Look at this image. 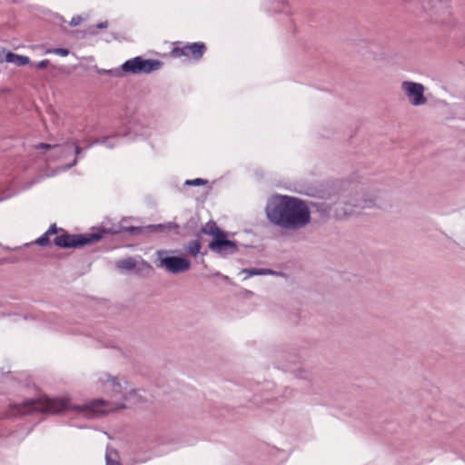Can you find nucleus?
Wrapping results in <instances>:
<instances>
[{
    "label": "nucleus",
    "mask_w": 465,
    "mask_h": 465,
    "mask_svg": "<svg viewBox=\"0 0 465 465\" xmlns=\"http://www.w3.org/2000/svg\"><path fill=\"white\" fill-rule=\"evenodd\" d=\"M265 213L272 224L285 230L298 231L311 223L308 203L294 196H272L267 202Z\"/></svg>",
    "instance_id": "nucleus-1"
},
{
    "label": "nucleus",
    "mask_w": 465,
    "mask_h": 465,
    "mask_svg": "<svg viewBox=\"0 0 465 465\" xmlns=\"http://www.w3.org/2000/svg\"><path fill=\"white\" fill-rule=\"evenodd\" d=\"M69 398H48L46 396L38 399H29L22 403H14L10 405V412L8 417L26 415L34 412L58 414L65 409H73L77 411L84 412L87 415L100 411L99 407L102 405H110V410L117 411L126 408L124 403H108L104 400H96L90 404L84 405H69Z\"/></svg>",
    "instance_id": "nucleus-2"
},
{
    "label": "nucleus",
    "mask_w": 465,
    "mask_h": 465,
    "mask_svg": "<svg viewBox=\"0 0 465 465\" xmlns=\"http://www.w3.org/2000/svg\"><path fill=\"white\" fill-rule=\"evenodd\" d=\"M378 195L372 192L357 193L348 201L339 203L335 208V215L339 219H343L349 215H352L356 209L370 208L376 205Z\"/></svg>",
    "instance_id": "nucleus-3"
},
{
    "label": "nucleus",
    "mask_w": 465,
    "mask_h": 465,
    "mask_svg": "<svg viewBox=\"0 0 465 465\" xmlns=\"http://www.w3.org/2000/svg\"><path fill=\"white\" fill-rule=\"evenodd\" d=\"M424 18L431 24L446 25L450 21V5L443 0H424L421 5Z\"/></svg>",
    "instance_id": "nucleus-4"
},
{
    "label": "nucleus",
    "mask_w": 465,
    "mask_h": 465,
    "mask_svg": "<svg viewBox=\"0 0 465 465\" xmlns=\"http://www.w3.org/2000/svg\"><path fill=\"white\" fill-rule=\"evenodd\" d=\"M162 63L159 60L144 59L142 56L125 61L120 67L124 74H151L160 69Z\"/></svg>",
    "instance_id": "nucleus-5"
},
{
    "label": "nucleus",
    "mask_w": 465,
    "mask_h": 465,
    "mask_svg": "<svg viewBox=\"0 0 465 465\" xmlns=\"http://www.w3.org/2000/svg\"><path fill=\"white\" fill-rule=\"evenodd\" d=\"M169 251L158 250L156 252V266L158 268H165L168 272L178 274L184 272L190 269L191 262L183 257L170 256Z\"/></svg>",
    "instance_id": "nucleus-6"
},
{
    "label": "nucleus",
    "mask_w": 465,
    "mask_h": 465,
    "mask_svg": "<svg viewBox=\"0 0 465 465\" xmlns=\"http://www.w3.org/2000/svg\"><path fill=\"white\" fill-rule=\"evenodd\" d=\"M61 232L62 234L54 239V243L60 248H79L101 239V235L97 233L69 234L64 230Z\"/></svg>",
    "instance_id": "nucleus-7"
},
{
    "label": "nucleus",
    "mask_w": 465,
    "mask_h": 465,
    "mask_svg": "<svg viewBox=\"0 0 465 465\" xmlns=\"http://www.w3.org/2000/svg\"><path fill=\"white\" fill-rule=\"evenodd\" d=\"M401 88L411 105L420 106L427 103V98L424 95L425 87L422 84L412 81H403Z\"/></svg>",
    "instance_id": "nucleus-8"
},
{
    "label": "nucleus",
    "mask_w": 465,
    "mask_h": 465,
    "mask_svg": "<svg viewBox=\"0 0 465 465\" xmlns=\"http://www.w3.org/2000/svg\"><path fill=\"white\" fill-rule=\"evenodd\" d=\"M100 381L105 386L107 390H110L112 394L115 397L119 396L124 400V394L130 388L129 381L119 376H113L109 373H104L100 377Z\"/></svg>",
    "instance_id": "nucleus-9"
},
{
    "label": "nucleus",
    "mask_w": 465,
    "mask_h": 465,
    "mask_svg": "<svg viewBox=\"0 0 465 465\" xmlns=\"http://www.w3.org/2000/svg\"><path fill=\"white\" fill-rule=\"evenodd\" d=\"M209 249L221 255L227 256L229 254H233L238 252V244L234 241H231L227 239L226 232L223 231L220 235L215 239H213L208 245Z\"/></svg>",
    "instance_id": "nucleus-10"
},
{
    "label": "nucleus",
    "mask_w": 465,
    "mask_h": 465,
    "mask_svg": "<svg viewBox=\"0 0 465 465\" xmlns=\"http://www.w3.org/2000/svg\"><path fill=\"white\" fill-rule=\"evenodd\" d=\"M299 361L300 358L296 353L281 351L277 355L276 367L284 371H291Z\"/></svg>",
    "instance_id": "nucleus-11"
},
{
    "label": "nucleus",
    "mask_w": 465,
    "mask_h": 465,
    "mask_svg": "<svg viewBox=\"0 0 465 465\" xmlns=\"http://www.w3.org/2000/svg\"><path fill=\"white\" fill-rule=\"evenodd\" d=\"M205 50L206 46L203 43H193L184 45L181 49H176L175 51L179 52L182 55L192 57L194 60H199L203 57Z\"/></svg>",
    "instance_id": "nucleus-12"
},
{
    "label": "nucleus",
    "mask_w": 465,
    "mask_h": 465,
    "mask_svg": "<svg viewBox=\"0 0 465 465\" xmlns=\"http://www.w3.org/2000/svg\"><path fill=\"white\" fill-rule=\"evenodd\" d=\"M6 62L15 64L17 66H23L29 64L30 59L27 56L16 54L13 52L5 50L0 51V63Z\"/></svg>",
    "instance_id": "nucleus-13"
},
{
    "label": "nucleus",
    "mask_w": 465,
    "mask_h": 465,
    "mask_svg": "<svg viewBox=\"0 0 465 465\" xmlns=\"http://www.w3.org/2000/svg\"><path fill=\"white\" fill-rule=\"evenodd\" d=\"M291 372L296 379L302 380L306 381L308 385H312L314 377L311 370L301 366L298 368L294 367Z\"/></svg>",
    "instance_id": "nucleus-14"
},
{
    "label": "nucleus",
    "mask_w": 465,
    "mask_h": 465,
    "mask_svg": "<svg viewBox=\"0 0 465 465\" xmlns=\"http://www.w3.org/2000/svg\"><path fill=\"white\" fill-rule=\"evenodd\" d=\"M179 228V225L175 223H159V224H150L145 226V233L146 232H157L162 233L166 231L174 230Z\"/></svg>",
    "instance_id": "nucleus-15"
},
{
    "label": "nucleus",
    "mask_w": 465,
    "mask_h": 465,
    "mask_svg": "<svg viewBox=\"0 0 465 465\" xmlns=\"http://www.w3.org/2000/svg\"><path fill=\"white\" fill-rule=\"evenodd\" d=\"M124 401L136 404L140 402L147 401L138 390H135L130 386L128 391L124 396Z\"/></svg>",
    "instance_id": "nucleus-16"
},
{
    "label": "nucleus",
    "mask_w": 465,
    "mask_h": 465,
    "mask_svg": "<svg viewBox=\"0 0 465 465\" xmlns=\"http://www.w3.org/2000/svg\"><path fill=\"white\" fill-rule=\"evenodd\" d=\"M223 232V231L217 226L216 223L213 221L208 222L202 228V232L213 236V239H215L218 234L220 235Z\"/></svg>",
    "instance_id": "nucleus-17"
},
{
    "label": "nucleus",
    "mask_w": 465,
    "mask_h": 465,
    "mask_svg": "<svg viewBox=\"0 0 465 465\" xmlns=\"http://www.w3.org/2000/svg\"><path fill=\"white\" fill-rule=\"evenodd\" d=\"M242 273L245 274V278H249V277L256 276V275L274 274L275 272L270 269L247 268V269H242Z\"/></svg>",
    "instance_id": "nucleus-18"
},
{
    "label": "nucleus",
    "mask_w": 465,
    "mask_h": 465,
    "mask_svg": "<svg viewBox=\"0 0 465 465\" xmlns=\"http://www.w3.org/2000/svg\"><path fill=\"white\" fill-rule=\"evenodd\" d=\"M105 465H122L117 450L107 448L105 453Z\"/></svg>",
    "instance_id": "nucleus-19"
},
{
    "label": "nucleus",
    "mask_w": 465,
    "mask_h": 465,
    "mask_svg": "<svg viewBox=\"0 0 465 465\" xmlns=\"http://www.w3.org/2000/svg\"><path fill=\"white\" fill-rule=\"evenodd\" d=\"M117 268L125 270V271H133L136 267V262L134 258L129 257L126 259L120 260L117 264Z\"/></svg>",
    "instance_id": "nucleus-20"
},
{
    "label": "nucleus",
    "mask_w": 465,
    "mask_h": 465,
    "mask_svg": "<svg viewBox=\"0 0 465 465\" xmlns=\"http://www.w3.org/2000/svg\"><path fill=\"white\" fill-rule=\"evenodd\" d=\"M202 244L199 240L191 241L186 246L185 250L193 257H196L200 252Z\"/></svg>",
    "instance_id": "nucleus-21"
},
{
    "label": "nucleus",
    "mask_w": 465,
    "mask_h": 465,
    "mask_svg": "<svg viewBox=\"0 0 465 465\" xmlns=\"http://www.w3.org/2000/svg\"><path fill=\"white\" fill-rule=\"evenodd\" d=\"M34 243L38 246H41V247L50 246V244H51L50 235H48L46 232H45L43 235H41L39 238H37L34 242Z\"/></svg>",
    "instance_id": "nucleus-22"
},
{
    "label": "nucleus",
    "mask_w": 465,
    "mask_h": 465,
    "mask_svg": "<svg viewBox=\"0 0 465 465\" xmlns=\"http://www.w3.org/2000/svg\"><path fill=\"white\" fill-rule=\"evenodd\" d=\"M124 231L127 232L131 234L137 235V234H141V233H145V226H140V227L127 226V227L124 228Z\"/></svg>",
    "instance_id": "nucleus-23"
},
{
    "label": "nucleus",
    "mask_w": 465,
    "mask_h": 465,
    "mask_svg": "<svg viewBox=\"0 0 465 465\" xmlns=\"http://www.w3.org/2000/svg\"><path fill=\"white\" fill-rule=\"evenodd\" d=\"M208 183L207 180L202 179V178H196L193 180H186L184 182V185L186 186H199V185H204Z\"/></svg>",
    "instance_id": "nucleus-24"
},
{
    "label": "nucleus",
    "mask_w": 465,
    "mask_h": 465,
    "mask_svg": "<svg viewBox=\"0 0 465 465\" xmlns=\"http://www.w3.org/2000/svg\"><path fill=\"white\" fill-rule=\"evenodd\" d=\"M98 73L100 74H111V75L115 76V77H121L122 76V73H121V69L120 68L111 69V70L99 69Z\"/></svg>",
    "instance_id": "nucleus-25"
},
{
    "label": "nucleus",
    "mask_w": 465,
    "mask_h": 465,
    "mask_svg": "<svg viewBox=\"0 0 465 465\" xmlns=\"http://www.w3.org/2000/svg\"><path fill=\"white\" fill-rule=\"evenodd\" d=\"M46 54H55L61 56H66L69 54V50L66 48H54V49H48L45 52Z\"/></svg>",
    "instance_id": "nucleus-26"
},
{
    "label": "nucleus",
    "mask_w": 465,
    "mask_h": 465,
    "mask_svg": "<svg viewBox=\"0 0 465 465\" xmlns=\"http://www.w3.org/2000/svg\"><path fill=\"white\" fill-rule=\"evenodd\" d=\"M108 26V23L106 21L98 23L95 27L92 26L88 29V34L94 35L97 34L96 29H104Z\"/></svg>",
    "instance_id": "nucleus-27"
},
{
    "label": "nucleus",
    "mask_w": 465,
    "mask_h": 465,
    "mask_svg": "<svg viewBox=\"0 0 465 465\" xmlns=\"http://www.w3.org/2000/svg\"><path fill=\"white\" fill-rule=\"evenodd\" d=\"M59 232H64V229L57 228L56 224H52L49 229L45 232L48 235L57 234Z\"/></svg>",
    "instance_id": "nucleus-28"
},
{
    "label": "nucleus",
    "mask_w": 465,
    "mask_h": 465,
    "mask_svg": "<svg viewBox=\"0 0 465 465\" xmlns=\"http://www.w3.org/2000/svg\"><path fill=\"white\" fill-rule=\"evenodd\" d=\"M82 21H83V18H82L80 15L74 16V17L71 19V21H70L69 25H70L71 26H76V25H78Z\"/></svg>",
    "instance_id": "nucleus-29"
},
{
    "label": "nucleus",
    "mask_w": 465,
    "mask_h": 465,
    "mask_svg": "<svg viewBox=\"0 0 465 465\" xmlns=\"http://www.w3.org/2000/svg\"><path fill=\"white\" fill-rule=\"evenodd\" d=\"M54 147H57V145H52V144L45 143H40L36 145L37 149H51V148H54Z\"/></svg>",
    "instance_id": "nucleus-30"
},
{
    "label": "nucleus",
    "mask_w": 465,
    "mask_h": 465,
    "mask_svg": "<svg viewBox=\"0 0 465 465\" xmlns=\"http://www.w3.org/2000/svg\"><path fill=\"white\" fill-rule=\"evenodd\" d=\"M49 64V61L48 60H43V61H40L39 63H37L35 64V67L38 68V69H45V67H47Z\"/></svg>",
    "instance_id": "nucleus-31"
},
{
    "label": "nucleus",
    "mask_w": 465,
    "mask_h": 465,
    "mask_svg": "<svg viewBox=\"0 0 465 465\" xmlns=\"http://www.w3.org/2000/svg\"><path fill=\"white\" fill-rule=\"evenodd\" d=\"M74 147V151H75V158L78 157V155L82 153V149L81 147L74 142H73L71 143Z\"/></svg>",
    "instance_id": "nucleus-32"
},
{
    "label": "nucleus",
    "mask_w": 465,
    "mask_h": 465,
    "mask_svg": "<svg viewBox=\"0 0 465 465\" xmlns=\"http://www.w3.org/2000/svg\"><path fill=\"white\" fill-rule=\"evenodd\" d=\"M76 163H77V158H74V160L73 162H71V163H70V164H68V165L66 166V169H70V168H72V167H73V166H74Z\"/></svg>",
    "instance_id": "nucleus-33"
}]
</instances>
